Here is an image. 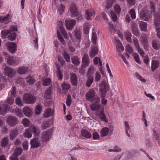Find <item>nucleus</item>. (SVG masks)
<instances>
[{
	"instance_id": "nucleus-1",
	"label": "nucleus",
	"mask_w": 160,
	"mask_h": 160,
	"mask_svg": "<svg viewBox=\"0 0 160 160\" xmlns=\"http://www.w3.org/2000/svg\"><path fill=\"white\" fill-rule=\"evenodd\" d=\"M113 41L115 43L116 49L118 56H120L122 58L125 63L128 64V61L125 59V58L122 56V55L120 54L121 52L124 50V48L122 46L121 42L120 41L117 40L115 38L113 40Z\"/></svg>"
},
{
	"instance_id": "nucleus-2",
	"label": "nucleus",
	"mask_w": 160,
	"mask_h": 160,
	"mask_svg": "<svg viewBox=\"0 0 160 160\" xmlns=\"http://www.w3.org/2000/svg\"><path fill=\"white\" fill-rule=\"evenodd\" d=\"M87 99L91 102L95 100L97 102H99L100 98L96 95L94 90L93 89H90L86 94Z\"/></svg>"
},
{
	"instance_id": "nucleus-3",
	"label": "nucleus",
	"mask_w": 160,
	"mask_h": 160,
	"mask_svg": "<svg viewBox=\"0 0 160 160\" xmlns=\"http://www.w3.org/2000/svg\"><path fill=\"white\" fill-rule=\"evenodd\" d=\"M4 55L5 56V58L7 60L8 64L11 65H17L20 62L19 58L13 57H10L7 52H5Z\"/></svg>"
},
{
	"instance_id": "nucleus-4",
	"label": "nucleus",
	"mask_w": 160,
	"mask_h": 160,
	"mask_svg": "<svg viewBox=\"0 0 160 160\" xmlns=\"http://www.w3.org/2000/svg\"><path fill=\"white\" fill-rule=\"evenodd\" d=\"M23 102L26 104H32L36 102L35 98L28 93L25 94L23 97Z\"/></svg>"
},
{
	"instance_id": "nucleus-5",
	"label": "nucleus",
	"mask_w": 160,
	"mask_h": 160,
	"mask_svg": "<svg viewBox=\"0 0 160 160\" xmlns=\"http://www.w3.org/2000/svg\"><path fill=\"white\" fill-rule=\"evenodd\" d=\"M52 135V130L51 129L43 132L41 136L42 141L45 142H49L51 138Z\"/></svg>"
},
{
	"instance_id": "nucleus-6",
	"label": "nucleus",
	"mask_w": 160,
	"mask_h": 160,
	"mask_svg": "<svg viewBox=\"0 0 160 160\" xmlns=\"http://www.w3.org/2000/svg\"><path fill=\"white\" fill-rule=\"evenodd\" d=\"M6 122L9 126L14 127L18 124V120L16 117L9 116L7 117Z\"/></svg>"
},
{
	"instance_id": "nucleus-7",
	"label": "nucleus",
	"mask_w": 160,
	"mask_h": 160,
	"mask_svg": "<svg viewBox=\"0 0 160 160\" xmlns=\"http://www.w3.org/2000/svg\"><path fill=\"white\" fill-rule=\"evenodd\" d=\"M30 144L31 148H34L39 147L41 145L40 141L38 138L35 137L30 140Z\"/></svg>"
},
{
	"instance_id": "nucleus-8",
	"label": "nucleus",
	"mask_w": 160,
	"mask_h": 160,
	"mask_svg": "<svg viewBox=\"0 0 160 160\" xmlns=\"http://www.w3.org/2000/svg\"><path fill=\"white\" fill-rule=\"evenodd\" d=\"M68 12L72 17H75L78 14V9L75 4L72 3L70 6Z\"/></svg>"
},
{
	"instance_id": "nucleus-9",
	"label": "nucleus",
	"mask_w": 160,
	"mask_h": 160,
	"mask_svg": "<svg viewBox=\"0 0 160 160\" xmlns=\"http://www.w3.org/2000/svg\"><path fill=\"white\" fill-rule=\"evenodd\" d=\"M151 17V13L149 11H143L140 14V17L141 19L144 21H148Z\"/></svg>"
},
{
	"instance_id": "nucleus-10",
	"label": "nucleus",
	"mask_w": 160,
	"mask_h": 160,
	"mask_svg": "<svg viewBox=\"0 0 160 160\" xmlns=\"http://www.w3.org/2000/svg\"><path fill=\"white\" fill-rule=\"evenodd\" d=\"M76 23V21L74 19H68L65 20L66 26L68 30L72 29Z\"/></svg>"
},
{
	"instance_id": "nucleus-11",
	"label": "nucleus",
	"mask_w": 160,
	"mask_h": 160,
	"mask_svg": "<svg viewBox=\"0 0 160 160\" xmlns=\"http://www.w3.org/2000/svg\"><path fill=\"white\" fill-rule=\"evenodd\" d=\"M10 111L11 112L15 113L16 116L20 118H22L23 117V114L21 110L18 108H17L15 106L11 108Z\"/></svg>"
},
{
	"instance_id": "nucleus-12",
	"label": "nucleus",
	"mask_w": 160,
	"mask_h": 160,
	"mask_svg": "<svg viewBox=\"0 0 160 160\" xmlns=\"http://www.w3.org/2000/svg\"><path fill=\"white\" fill-rule=\"evenodd\" d=\"M5 73L7 74V75L11 78H12L16 74V72L12 68L8 67H6L4 69Z\"/></svg>"
},
{
	"instance_id": "nucleus-13",
	"label": "nucleus",
	"mask_w": 160,
	"mask_h": 160,
	"mask_svg": "<svg viewBox=\"0 0 160 160\" xmlns=\"http://www.w3.org/2000/svg\"><path fill=\"white\" fill-rule=\"evenodd\" d=\"M155 26H160V11H158L154 15Z\"/></svg>"
},
{
	"instance_id": "nucleus-14",
	"label": "nucleus",
	"mask_w": 160,
	"mask_h": 160,
	"mask_svg": "<svg viewBox=\"0 0 160 160\" xmlns=\"http://www.w3.org/2000/svg\"><path fill=\"white\" fill-rule=\"evenodd\" d=\"M70 75V80L73 86H77L78 84V77L75 73H71Z\"/></svg>"
},
{
	"instance_id": "nucleus-15",
	"label": "nucleus",
	"mask_w": 160,
	"mask_h": 160,
	"mask_svg": "<svg viewBox=\"0 0 160 160\" xmlns=\"http://www.w3.org/2000/svg\"><path fill=\"white\" fill-rule=\"evenodd\" d=\"M59 30H58V32L60 31L61 32L64 38L66 39H68V36H69L70 38L71 39L72 38V35L70 33L67 34L65 31L64 28L62 26H60L59 27Z\"/></svg>"
},
{
	"instance_id": "nucleus-16",
	"label": "nucleus",
	"mask_w": 160,
	"mask_h": 160,
	"mask_svg": "<svg viewBox=\"0 0 160 160\" xmlns=\"http://www.w3.org/2000/svg\"><path fill=\"white\" fill-rule=\"evenodd\" d=\"M18 134V131L17 128H14L11 129L9 132L10 139H14Z\"/></svg>"
},
{
	"instance_id": "nucleus-17",
	"label": "nucleus",
	"mask_w": 160,
	"mask_h": 160,
	"mask_svg": "<svg viewBox=\"0 0 160 160\" xmlns=\"http://www.w3.org/2000/svg\"><path fill=\"white\" fill-rule=\"evenodd\" d=\"M93 101L94 102L90 105V108L92 111H98L100 108V106L99 104L100 102V99H99V102H97L96 100Z\"/></svg>"
},
{
	"instance_id": "nucleus-18",
	"label": "nucleus",
	"mask_w": 160,
	"mask_h": 160,
	"mask_svg": "<svg viewBox=\"0 0 160 160\" xmlns=\"http://www.w3.org/2000/svg\"><path fill=\"white\" fill-rule=\"evenodd\" d=\"M11 18V16L8 14L5 16L0 17V22L5 24L8 23L10 21Z\"/></svg>"
},
{
	"instance_id": "nucleus-19",
	"label": "nucleus",
	"mask_w": 160,
	"mask_h": 160,
	"mask_svg": "<svg viewBox=\"0 0 160 160\" xmlns=\"http://www.w3.org/2000/svg\"><path fill=\"white\" fill-rule=\"evenodd\" d=\"M10 109L8 105L2 104L0 105V114H6L8 110Z\"/></svg>"
},
{
	"instance_id": "nucleus-20",
	"label": "nucleus",
	"mask_w": 160,
	"mask_h": 160,
	"mask_svg": "<svg viewBox=\"0 0 160 160\" xmlns=\"http://www.w3.org/2000/svg\"><path fill=\"white\" fill-rule=\"evenodd\" d=\"M7 46L11 53H14L16 51L17 46L14 43L12 42L8 43L7 44Z\"/></svg>"
},
{
	"instance_id": "nucleus-21",
	"label": "nucleus",
	"mask_w": 160,
	"mask_h": 160,
	"mask_svg": "<svg viewBox=\"0 0 160 160\" xmlns=\"http://www.w3.org/2000/svg\"><path fill=\"white\" fill-rule=\"evenodd\" d=\"M131 28L132 33L136 36L138 37L139 36V31L136 24L135 22H133L131 26Z\"/></svg>"
},
{
	"instance_id": "nucleus-22",
	"label": "nucleus",
	"mask_w": 160,
	"mask_h": 160,
	"mask_svg": "<svg viewBox=\"0 0 160 160\" xmlns=\"http://www.w3.org/2000/svg\"><path fill=\"white\" fill-rule=\"evenodd\" d=\"M22 111L24 115L27 117H30L32 114V109L27 106L24 107L22 109Z\"/></svg>"
},
{
	"instance_id": "nucleus-23",
	"label": "nucleus",
	"mask_w": 160,
	"mask_h": 160,
	"mask_svg": "<svg viewBox=\"0 0 160 160\" xmlns=\"http://www.w3.org/2000/svg\"><path fill=\"white\" fill-rule=\"evenodd\" d=\"M29 128L32 132L35 135L38 136L40 133L39 128H37L33 125H31Z\"/></svg>"
},
{
	"instance_id": "nucleus-24",
	"label": "nucleus",
	"mask_w": 160,
	"mask_h": 160,
	"mask_svg": "<svg viewBox=\"0 0 160 160\" xmlns=\"http://www.w3.org/2000/svg\"><path fill=\"white\" fill-rule=\"evenodd\" d=\"M159 62L156 60H152L151 62V68L152 72H154L159 66Z\"/></svg>"
},
{
	"instance_id": "nucleus-25",
	"label": "nucleus",
	"mask_w": 160,
	"mask_h": 160,
	"mask_svg": "<svg viewBox=\"0 0 160 160\" xmlns=\"http://www.w3.org/2000/svg\"><path fill=\"white\" fill-rule=\"evenodd\" d=\"M94 79L92 76H87L85 86L86 87L89 88L93 82Z\"/></svg>"
},
{
	"instance_id": "nucleus-26",
	"label": "nucleus",
	"mask_w": 160,
	"mask_h": 160,
	"mask_svg": "<svg viewBox=\"0 0 160 160\" xmlns=\"http://www.w3.org/2000/svg\"><path fill=\"white\" fill-rule=\"evenodd\" d=\"M152 47L154 49L158 50L160 48V43L158 40L156 39L152 40Z\"/></svg>"
},
{
	"instance_id": "nucleus-27",
	"label": "nucleus",
	"mask_w": 160,
	"mask_h": 160,
	"mask_svg": "<svg viewBox=\"0 0 160 160\" xmlns=\"http://www.w3.org/2000/svg\"><path fill=\"white\" fill-rule=\"evenodd\" d=\"M109 130L107 127L103 128L100 131V135L101 137H104L108 136V134Z\"/></svg>"
},
{
	"instance_id": "nucleus-28",
	"label": "nucleus",
	"mask_w": 160,
	"mask_h": 160,
	"mask_svg": "<svg viewBox=\"0 0 160 160\" xmlns=\"http://www.w3.org/2000/svg\"><path fill=\"white\" fill-rule=\"evenodd\" d=\"M85 17L87 20H89L91 17L94 15V12L92 10H88L85 11Z\"/></svg>"
},
{
	"instance_id": "nucleus-29",
	"label": "nucleus",
	"mask_w": 160,
	"mask_h": 160,
	"mask_svg": "<svg viewBox=\"0 0 160 160\" xmlns=\"http://www.w3.org/2000/svg\"><path fill=\"white\" fill-rule=\"evenodd\" d=\"M54 114V111L50 108H48L44 114L45 118H48L52 116Z\"/></svg>"
},
{
	"instance_id": "nucleus-30",
	"label": "nucleus",
	"mask_w": 160,
	"mask_h": 160,
	"mask_svg": "<svg viewBox=\"0 0 160 160\" xmlns=\"http://www.w3.org/2000/svg\"><path fill=\"white\" fill-rule=\"evenodd\" d=\"M139 26L141 31H146L147 28V23L143 21H140L139 23Z\"/></svg>"
},
{
	"instance_id": "nucleus-31",
	"label": "nucleus",
	"mask_w": 160,
	"mask_h": 160,
	"mask_svg": "<svg viewBox=\"0 0 160 160\" xmlns=\"http://www.w3.org/2000/svg\"><path fill=\"white\" fill-rule=\"evenodd\" d=\"M71 60L72 63L75 65H79L80 62V58L76 56L73 57L71 58Z\"/></svg>"
},
{
	"instance_id": "nucleus-32",
	"label": "nucleus",
	"mask_w": 160,
	"mask_h": 160,
	"mask_svg": "<svg viewBox=\"0 0 160 160\" xmlns=\"http://www.w3.org/2000/svg\"><path fill=\"white\" fill-rule=\"evenodd\" d=\"M81 134L82 136L87 138H90L92 137V135L90 133L85 130H82L81 131Z\"/></svg>"
},
{
	"instance_id": "nucleus-33",
	"label": "nucleus",
	"mask_w": 160,
	"mask_h": 160,
	"mask_svg": "<svg viewBox=\"0 0 160 160\" xmlns=\"http://www.w3.org/2000/svg\"><path fill=\"white\" fill-rule=\"evenodd\" d=\"M98 116L99 119L102 121L106 123L108 122V119L107 118L103 112H101L100 113L98 114Z\"/></svg>"
},
{
	"instance_id": "nucleus-34",
	"label": "nucleus",
	"mask_w": 160,
	"mask_h": 160,
	"mask_svg": "<svg viewBox=\"0 0 160 160\" xmlns=\"http://www.w3.org/2000/svg\"><path fill=\"white\" fill-rule=\"evenodd\" d=\"M28 68L26 67H20L18 70V72L20 74H25L28 72Z\"/></svg>"
},
{
	"instance_id": "nucleus-35",
	"label": "nucleus",
	"mask_w": 160,
	"mask_h": 160,
	"mask_svg": "<svg viewBox=\"0 0 160 160\" xmlns=\"http://www.w3.org/2000/svg\"><path fill=\"white\" fill-rule=\"evenodd\" d=\"M98 49L96 47L92 48L89 52V56L91 58H93L98 53Z\"/></svg>"
},
{
	"instance_id": "nucleus-36",
	"label": "nucleus",
	"mask_w": 160,
	"mask_h": 160,
	"mask_svg": "<svg viewBox=\"0 0 160 160\" xmlns=\"http://www.w3.org/2000/svg\"><path fill=\"white\" fill-rule=\"evenodd\" d=\"M9 139L8 137H4L1 141V146L2 147H5L8 143Z\"/></svg>"
},
{
	"instance_id": "nucleus-37",
	"label": "nucleus",
	"mask_w": 160,
	"mask_h": 160,
	"mask_svg": "<svg viewBox=\"0 0 160 160\" xmlns=\"http://www.w3.org/2000/svg\"><path fill=\"white\" fill-rule=\"evenodd\" d=\"M24 137L28 138H31L32 136V133L29 128L26 129L24 133Z\"/></svg>"
},
{
	"instance_id": "nucleus-38",
	"label": "nucleus",
	"mask_w": 160,
	"mask_h": 160,
	"mask_svg": "<svg viewBox=\"0 0 160 160\" xmlns=\"http://www.w3.org/2000/svg\"><path fill=\"white\" fill-rule=\"evenodd\" d=\"M125 37L126 40L129 43H132L131 40V34L128 31H127L125 34Z\"/></svg>"
},
{
	"instance_id": "nucleus-39",
	"label": "nucleus",
	"mask_w": 160,
	"mask_h": 160,
	"mask_svg": "<svg viewBox=\"0 0 160 160\" xmlns=\"http://www.w3.org/2000/svg\"><path fill=\"white\" fill-rule=\"evenodd\" d=\"M61 87L63 91H67L70 88V85L68 83L64 82L61 84Z\"/></svg>"
},
{
	"instance_id": "nucleus-40",
	"label": "nucleus",
	"mask_w": 160,
	"mask_h": 160,
	"mask_svg": "<svg viewBox=\"0 0 160 160\" xmlns=\"http://www.w3.org/2000/svg\"><path fill=\"white\" fill-rule=\"evenodd\" d=\"M22 150L21 148L17 147L14 150L13 154H15L17 156H18L22 153Z\"/></svg>"
},
{
	"instance_id": "nucleus-41",
	"label": "nucleus",
	"mask_w": 160,
	"mask_h": 160,
	"mask_svg": "<svg viewBox=\"0 0 160 160\" xmlns=\"http://www.w3.org/2000/svg\"><path fill=\"white\" fill-rule=\"evenodd\" d=\"M90 26V24L88 23H86L84 25L83 30L85 34H88V33Z\"/></svg>"
},
{
	"instance_id": "nucleus-42",
	"label": "nucleus",
	"mask_w": 160,
	"mask_h": 160,
	"mask_svg": "<svg viewBox=\"0 0 160 160\" xmlns=\"http://www.w3.org/2000/svg\"><path fill=\"white\" fill-rule=\"evenodd\" d=\"M94 71V67L92 66H90L87 72V76H92V74H93Z\"/></svg>"
},
{
	"instance_id": "nucleus-43",
	"label": "nucleus",
	"mask_w": 160,
	"mask_h": 160,
	"mask_svg": "<svg viewBox=\"0 0 160 160\" xmlns=\"http://www.w3.org/2000/svg\"><path fill=\"white\" fill-rule=\"evenodd\" d=\"M10 32V31L9 30H2L1 33V36L2 39L6 38V37Z\"/></svg>"
},
{
	"instance_id": "nucleus-44",
	"label": "nucleus",
	"mask_w": 160,
	"mask_h": 160,
	"mask_svg": "<svg viewBox=\"0 0 160 160\" xmlns=\"http://www.w3.org/2000/svg\"><path fill=\"white\" fill-rule=\"evenodd\" d=\"M132 56L134 58L135 61L138 64H140L141 62L139 58V56L136 52L133 53Z\"/></svg>"
},
{
	"instance_id": "nucleus-45",
	"label": "nucleus",
	"mask_w": 160,
	"mask_h": 160,
	"mask_svg": "<svg viewBox=\"0 0 160 160\" xmlns=\"http://www.w3.org/2000/svg\"><path fill=\"white\" fill-rule=\"evenodd\" d=\"M26 79L27 82L29 85L32 84L35 82V80L31 76H28Z\"/></svg>"
},
{
	"instance_id": "nucleus-46",
	"label": "nucleus",
	"mask_w": 160,
	"mask_h": 160,
	"mask_svg": "<svg viewBox=\"0 0 160 160\" xmlns=\"http://www.w3.org/2000/svg\"><path fill=\"white\" fill-rule=\"evenodd\" d=\"M51 90L50 88L45 91L44 96L45 98L47 99H50L51 98Z\"/></svg>"
},
{
	"instance_id": "nucleus-47",
	"label": "nucleus",
	"mask_w": 160,
	"mask_h": 160,
	"mask_svg": "<svg viewBox=\"0 0 160 160\" xmlns=\"http://www.w3.org/2000/svg\"><path fill=\"white\" fill-rule=\"evenodd\" d=\"M57 75L58 78V79L59 80H61L62 79L63 77V75L61 73V72L60 69L59 65L57 66Z\"/></svg>"
},
{
	"instance_id": "nucleus-48",
	"label": "nucleus",
	"mask_w": 160,
	"mask_h": 160,
	"mask_svg": "<svg viewBox=\"0 0 160 160\" xmlns=\"http://www.w3.org/2000/svg\"><path fill=\"white\" fill-rule=\"evenodd\" d=\"M62 54L64 58L65 59L67 62H70V56L68 53L65 52H64L62 53Z\"/></svg>"
},
{
	"instance_id": "nucleus-49",
	"label": "nucleus",
	"mask_w": 160,
	"mask_h": 160,
	"mask_svg": "<svg viewBox=\"0 0 160 160\" xmlns=\"http://www.w3.org/2000/svg\"><path fill=\"white\" fill-rule=\"evenodd\" d=\"M22 124L25 127H27L30 125V122L29 120L27 118H24L22 120Z\"/></svg>"
},
{
	"instance_id": "nucleus-50",
	"label": "nucleus",
	"mask_w": 160,
	"mask_h": 160,
	"mask_svg": "<svg viewBox=\"0 0 160 160\" xmlns=\"http://www.w3.org/2000/svg\"><path fill=\"white\" fill-rule=\"evenodd\" d=\"M133 42L134 46L136 49L140 47L139 44L138 39L136 38H134L133 39Z\"/></svg>"
},
{
	"instance_id": "nucleus-51",
	"label": "nucleus",
	"mask_w": 160,
	"mask_h": 160,
	"mask_svg": "<svg viewBox=\"0 0 160 160\" xmlns=\"http://www.w3.org/2000/svg\"><path fill=\"white\" fill-rule=\"evenodd\" d=\"M126 51L129 53H132L133 52V49L132 47L129 44L127 45L125 47Z\"/></svg>"
},
{
	"instance_id": "nucleus-52",
	"label": "nucleus",
	"mask_w": 160,
	"mask_h": 160,
	"mask_svg": "<svg viewBox=\"0 0 160 160\" xmlns=\"http://www.w3.org/2000/svg\"><path fill=\"white\" fill-rule=\"evenodd\" d=\"M42 111V107L40 105H37L35 109V113L37 114H39Z\"/></svg>"
},
{
	"instance_id": "nucleus-53",
	"label": "nucleus",
	"mask_w": 160,
	"mask_h": 160,
	"mask_svg": "<svg viewBox=\"0 0 160 160\" xmlns=\"http://www.w3.org/2000/svg\"><path fill=\"white\" fill-rule=\"evenodd\" d=\"M15 102L16 104L19 107H21L23 106L22 102L19 97L16 98Z\"/></svg>"
},
{
	"instance_id": "nucleus-54",
	"label": "nucleus",
	"mask_w": 160,
	"mask_h": 160,
	"mask_svg": "<svg viewBox=\"0 0 160 160\" xmlns=\"http://www.w3.org/2000/svg\"><path fill=\"white\" fill-rule=\"evenodd\" d=\"M43 85L47 86L50 84L51 82V80L49 78H46L43 79Z\"/></svg>"
},
{
	"instance_id": "nucleus-55",
	"label": "nucleus",
	"mask_w": 160,
	"mask_h": 160,
	"mask_svg": "<svg viewBox=\"0 0 160 160\" xmlns=\"http://www.w3.org/2000/svg\"><path fill=\"white\" fill-rule=\"evenodd\" d=\"M101 77V75L100 73L98 72H96L95 73V82H99L100 80Z\"/></svg>"
},
{
	"instance_id": "nucleus-56",
	"label": "nucleus",
	"mask_w": 160,
	"mask_h": 160,
	"mask_svg": "<svg viewBox=\"0 0 160 160\" xmlns=\"http://www.w3.org/2000/svg\"><path fill=\"white\" fill-rule=\"evenodd\" d=\"M75 35L76 38L78 39H79L81 37L80 31L79 29H76L74 31Z\"/></svg>"
},
{
	"instance_id": "nucleus-57",
	"label": "nucleus",
	"mask_w": 160,
	"mask_h": 160,
	"mask_svg": "<svg viewBox=\"0 0 160 160\" xmlns=\"http://www.w3.org/2000/svg\"><path fill=\"white\" fill-rule=\"evenodd\" d=\"M108 24L109 25L108 28L111 33L113 34L115 33L116 31L115 29L113 24H111V22H109Z\"/></svg>"
},
{
	"instance_id": "nucleus-58",
	"label": "nucleus",
	"mask_w": 160,
	"mask_h": 160,
	"mask_svg": "<svg viewBox=\"0 0 160 160\" xmlns=\"http://www.w3.org/2000/svg\"><path fill=\"white\" fill-rule=\"evenodd\" d=\"M110 13L111 15L112 20L114 22H116L117 19V16L116 14L112 11H111Z\"/></svg>"
},
{
	"instance_id": "nucleus-59",
	"label": "nucleus",
	"mask_w": 160,
	"mask_h": 160,
	"mask_svg": "<svg viewBox=\"0 0 160 160\" xmlns=\"http://www.w3.org/2000/svg\"><path fill=\"white\" fill-rule=\"evenodd\" d=\"M129 13L130 15L131 18L132 19H134L136 18V13L135 10L133 9H131L129 11Z\"/></svg>"
},
{
	"instance_id": "nucleus-60",
	"label": "nucleus",
	"mask_w": 160,
	"mask_h": 160,
	"mask_svg": "<svg viewBox=\"0 0 160 160\" xmlns=\"http://www.w3.org/2000/svg\"><path fill=\"white\" fill-rule=\"evenodd\" d=\"M16 34L15 32L12 33L8 36V40L11 41H13L16 38Z\"/></svg>"
},
{
	"instance_id": "nucleus-61",
	"label": "nucleus",
	"mask_w": 160,
	"mask_h": 160,
	"mask_svg": "<svg viewBox=\"0 0 160 160\" xmlns=\"http://www.w3.org/2000/svg\"><path fill=\"white\" fill-rule=\"evenodd\" d=\"M97 39V38L96 33L94 32H92V40L94 44L95 45L96 44Z\"/></svg>"
},
{
	"instance_id": "nucleus-62",
	"label": "nucleus",
	"mask_w": 160,
	"mask_h": 160,
	"mask_svg": "<svg viewBox=\"0 0 160 160\" xmlns=\"http://www.w3.org/2000/svg\"><path fill=\"white\" fill-rule=\"evenodd\" d=\"M64 7L63 5L61 4L58 8V11L60 14L63 13L64 11Z\"/></svg>"
},
{
	"instance_id": "nucleus-63",
	"label": "nucleus",
	"mask_w": 160,
	"mask_h": 160,
	"mask_svg": "<svg viewBox=\"0 0 160 160\" xmlns=\"http://www.w3.org/2000/svg\"><path fill=\"white\" fill-rule=\"evenodd\" d=\"M113 2V0H109L107 1L106 6V8L107 9H108L112 7Z\"/></svg>"
},
{
	"instance_id": "nucleus-64",
	"label": "nucleus",
	"mask_w": 160,
	"mask_h": 160,
	"mask_svg": "<svg viewBox=\"0 0 160 160\" xmlns=\"http://www.w3.org/2000/svg\"><path fill=\"white\" fill-rule=\"evenodd\" d=\"M49 126V122H44L42 125L41 127L42 129L45 130Z\"/></svg>"
}]
</instances>
